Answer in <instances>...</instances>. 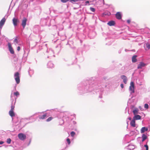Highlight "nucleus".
<instances>
[{
    "mask_svg": "<svg viewBox=\"0 0 150 150\" xmlns=\"http://www.w3.org/2000/svg\"><path fill=\"white\" fill-rule=\"evenodd\" d=\"M148 130L147 128L145 127H142L141 129V133H142L145 132L147 131Z\"/></svg>",
    "mask_w": 150,
    "mask_h": 150,
    "instance_id": "4468645a",
    "label": "nucleus"
},
{
    "mask_svg": "<svg viewBox=\"0 0 150 150\" xmlns=\"http://www.w3.org/2000/svg\"><path fill=\"white\" fill-rule=\"evenodd\" d=\"M137 56L136 55H134L132 58V61L133 63H135L137 62V60L136 59Z\"/></svg>",
    "mask_w": 150,
    "mask_h": 150,
    "instance_id": "dca6fc26",
    "label": "nucleus"
},
{
    "mask_svg": "<svg viewBox=\"0 0 150 150\" xmlns=\"http://www.w3.org/2000/svg\"><path fill=\"white\" fill-rule=\"evenodd\" d=\"M53 119V117H49L48 119H47L46 120V121L47 122H49L52 120Z\"/></svg>",
    "mask_w": 150,
    "mask_h": 150,
    "instance_id": "cd10ccee",
    "label": "nucleus"
},
{
    "mask_svg": "<svg viewBox=\"0 0 150 150\" xmlns=\"http://www.w3.org/2000/svg\"><path fill=\"white\" fill-rule=\"evenodd\" d=\"M129 91L130 92V96L131 97V98L133 97V95H132V93L134 92V83L133 81H131L130 83V86L129 88Z\"/></svg>",
    "mask_w": 150,
    "mask_h": 150,
    "instance_id": "7ed1b4c3",
    "label": "nucleus"
},
{
    "mask_svg": "<svg viewBox=\"0 0 150 150\" xmlns=\"http://www.w3.org/2000/svg\"><path fill=\"white\" fill-rule=\"evenodd\" d=\"M128 119L129 120H131L132 119V118L131 117H129L128 118Z\"/></svg>",
    "mask_w": 150,
    "mask_h": 150,
    "instance_id": "79ce46f5",
    "label": "nucleus"
},
{
    "mask_svg": "<svg viewBox=\"0 0 150 150\" xmlns=\"http://www.w3.org/2000/svg\"><path fill=\"white\" fill-rule=\"evenodd\" d=\"M45 54L47 56V58H51L52 57H55L54 51L51 48L47 49Z\"/></svg>",
    "mask_w": 150,
    "mask_h": 150,
    "instance_id": "f03ea898",
    "label": "nucleus"
},
{
    "mask_svg": "<svg viewBox=\"0 0 150 150\" xmlns=\"http://www.w3.org/2000/svg\"><path fill=\"white\" fill-rule=\"evenodd\" d=\"M9 115L12 117H14L15 116V114L13 112V111L10 110L9 112Z\"/></svg>",
    "mask_w": 150,
    "mask_h": 150,
    "instance_id": "6ab92c4d",
    "label": "nucleus"
},
{
    "mask_svg": "<svg viewBox=\"0 0 150 150\" xmlns=\"http://www.w3.org/2000/svg\"><path fill=\"white\" fill-rule=\"evenodd\" d=\"M141 108V107L140 106L139 108H140L141 110H142V108Z\"/></svg>",
    "mask_w": 150,
    "mask_h": 150,
    "instance_id": "37998d69",
    "label": "nucleus"
},
{
    "mask_svg": "<svg viewBox=\"0 0 150 150\" xmlns=\"http://www.w3.org/2000/svg\"><path fill=\"white\" fill-rule=\"evenodd\" d=\"M16 100H15V101L14 103H16Z\"/></svg>",
    "mask_w": 150,
    "mask_h": 150,
    "instance_id": "de8ad7c7",
    "label": "nucleus"
},
{
    "mask_svg": "<svg viewBox=\"0 0 150 150\" xmlns=\"http://www.w3.org/2000/svg\"><path fill=\"white\" fill-rule=\"evenodd\" d=\"M146 48H145V49L146 50H148L150 49V44L149 43H147L146 44Z\"/></svg>",
    "mask_w": 150,
    "mask_h": 150,
    "instance_id": "5701e85b",
    "label": "nucleus"
},
{
    "mask_svg": "<svg viewBox=\"0 0 150 150\" xmlns=\"http://www.w3.org/2000/svg\"><path fill=\"white\" fill-rule=\"evenodd\" d=\"M138 111L139 110L138 109L136 108L133 110V112L134 115H135L138 113Z\"/></svg>",
    "mask_w": 150,
    "mask_h": 150,
    "instance_id": "393cba45",
    "label": "nucleus"
},
{
    "mask_svg": "<svg viewBox=\"0 0 150 150\" xmlns=\"http://www.w3.org/2000/svg\"><path fill=\"white\" fill-rule=\"evenodd\" d=\"M4 142L3 141H0V144L1 145L3 144L4 143Z\"/></svg>",
    "mask_w": 150,
    "mask_h": 150,
    "instance_id": "a19ab883",
    "label": "nucleus"
},
{
    "mask_svg": "<svg viewBox=\"0 0 150 150\" xmlns=\"http://www.w3.org/2000/svg\"><path fill=\"white\" fill-rule=\"evenodd\" d=\"M75 133L73 131H72V132H71L70 133L72 137H74V135H75Z\"/></svg>",
    "mask_w": 150,
    "mask_h": 150,
    "instance_id": "c756f323",
    "label": "nucleus"
},
{
    "mask_svg": "<svg viewBox=\"0 0 150 150\" xmlns=\"http://www.w3.org/2000/svg\"><path fill=\"white\" fill-rule=\"evenodd\" d=\"M141 116L139 115H136L133 117L134 119L135 120H138L141 119Z\"/></svg>",
    "mask_w": 150,
    "mask_h": 150,
    "instance_id": "a211bd4d",
    "label": "nucleus"
},
{
    "mask_svg": "<svg viewBox=\"0 0 150 150\" xmlns=\"http://www.w3.org/2000/svg\"><path fill=\"white\" fill-rule=\"evenodd\" d=\"M115 22L114 21H109L107 23L108 25L110 26L114 25L115 24Z\"/></svg>",
    "mask_w": 150,
    "mask_h": 150,
    "instance_id": "2eb2a0df",
    "label": "nucleus"
},
{
    "mask_svg": "<svg viewBox=\"0 0 150 150\" xmlns=\"http://www.w3.org/2000/svg\"><path fill=\"white\" fill-rule=\"evenodd\" d=\"M144 107L146 109H148L149 108V105H148L147 104H145L144 105Z\"/></svg>",
    "mask_w": 150,
    "mask_h": 150,
    "instance_id": "7c9ffc66",
    "label": "nucleus"
},
{
    "mask_svg": "<svg viewBox=\"0 0 150 150\" xmlns=\"http://www.w3.org/2000/svg\"><path fill=\"white\" fill-rule=\"evenodd\" d=\"M121 78L123 79L124 83L125 84H126L127 81V77L125 75H122L121 76Z\"/></svg>",
    "mask_w": 150,
    "mask_h": 150,
    "instance_id": "1a4fd4ad",
    "label": "nucleus"
},
{
    "mask_svg": "<svg viewBox=\"0 0 150 150\" xmlns=\"http://www.w3.org/2000/svg\"><path fill=\"white\" fill-rule=\"evenodd\" d=\"M47 20L46 19H41V23L43 25H47Z\"/></svg>",
    "mask_w": 150,
    "mask_h": 150,
    "instance_id": "ddd939ff",
    "label": "nucleus"
},
{
    "mask_svg": "<svg viewBox=\"0 0 150 150\" xmlns=\"http://www.w3.org/2000/svg\"><path fill=\"white\" fill-rule=\"evenodd\" d=\"M13 99L12 101V102L11 105V109L10 110L13 111V110L14 109L15 106H14V105H13Z\"/></svg>",
    "mask_w": 150,
    "mask_h": 150,
    "instance_id": "b1692460",
    "label": "nucleus"
},
{
    "mask_svg": "<svg viewBox=\"0 0 150 150\" xmlns=\"http://www.w3.org/2000/svg\"><path fill=\"white\" fill-rule=\"evenodd\" d=\"M135 121L134 119H133L130 122V124L132 126L134 127H135Z\"/></svg>",
    "mask_w": 150,
    "mask_h": 150,
    "instance_id": "f3484780",
    "label": "nucleus"
},
{
    "mask_svg": "<svg viewBox=\"0 0 150 150\" xmlns=\"http://www.w3.org/2000/svg\"><path fill=\"white\" fill-rule=\"evenodd\" d=\"M142 141L143 142L146 139L147 137L145 134H143L142 136Z\"/></svg>",
    "mask_w": 150,
    "mask_h": 150,
    "instance_id": "412c9836",
    "label": "nucleus"
},
{
    "mask_svg": "<svg viewBox=\"0 0 150 150\" xmlns=\"http://www.w3.org/2000/svg\"><path fill=\"white\" fill-rule=\"evenodd\" d=\"M47 67L49 68H52L54 67V64L51 62H49L47 64Z\"/></svg>",
    "mask_w": 150,
    "mask_h": 150,
    "instance_id": "f8f14e48",
    "label": "nucleus"
},
{
    "mask_svg": "<svg viewBox=\"0 0 150 150\" xmlns=\"http://www.w3.org/2000/svg\"><path fill=\"white\" fill-rule=\"evenodd\" d=\"M8 49L10 52L11 54H13L14 53V51L11 46V43L8 42Z\"/></svg>",
    "mask_w": 150,
    "mask_h": 150,
    "instance_id": "423d86ee",
    "label": "nucleus"
},
{
    "mask_svg": "<svg viewBox=\"0 0 150 150\" xmlns=\"http://www.w3.org/2000/svg\"><path fill=\"white\" fill-rule=\"evenodd\" d=\"M14 94L15 96H18L19 95V93L18 91H16V92H14Z\"/></svg>",
    "mask_w": 150,
    "mask_h": 150,
    "instance_id": "c85d7f7f",
    "label": "nucleus"
},
{
    "mask_svg": "<svg viewBox=\"0 0 150 150\" xmlns=\"http://www.w3.org/2000/svg\"><path fill=\"white\" fill-rule=\"evenodd\" d=\"M13 24L14 26H16L17 25V23L18 22V21L17 19L16 18H14L13 19Z\"/></svg>",
    "mask_w": 150,
    "mask_h": 150,
    "instance_id": "9d476101",
    "label": "nucleus"
},
{
    "mask_svg": "<svg viewBox=\"0 0 150 150\" xmlns=\"http://www.w3.org/2000/svg\"><path fill=\"white\" fill-rule=\"evenodd\" d=\"M90 10L91 11H92L93 12H94L95 11V9L94 8H92V7H90Z\"/></svg>",
    "mask_w": 150,
    "mask_h": 150,
    "instance_id": "473e14b6",
    "label": "nucleus"
},
{
    "mask_svg": "<svg viewBox=\"0 0 150 150\" xmlns=\"http://www.w3.org/2000/svg\"><path fill=\"white\" fill-rule=\"evenodd\" d=\"M116 18L118 19H120L122 18V16L120 12H117L115 14Z\"/></svg>",
    "mask_w": 150,
    "mask_h": 150,
    "instance_id": "9b49d317",
    "label": "nucleus"
},
{
    "mask_svg": "<svg viewBox=\"0 0 150 150\" xmlns=\"http://www.w3.org/2000/svg\"><path fill=\"white\" fill-rule=\"evenodd\" d=\"M144 146L146 147V150H148V146L147 144L145 145Z\"/></svg>",
    "mask_w": 150,
    "mask_h": 150,
    "instance_id": "c9c22d12",
    "label": "nucleus"
},
{
    "mask_svg": "<svg viewBox=\"0 0 150 150\" xmlns=\"http://www.w3.org/2000/svg\"><path fill=\"white\" fill-rule=\"evenodd\" d=\"M89 4V1H87L85 2V5H87V4Z\"/></svg>",
    "mask_w": 150,
    "mask_h": 150,
    "instance_id": "4c0bfd02",
    "label": "nucleus"
},
{
    "mask_svg": "<svg viewBox=\"0 0 150 150\" xmlns=\"http://www.w3.org/2000/svg\"><path fill=\"white\" fill-rule=\"evenodd\" d=\"M61 1L64 3H65L68 1L69 0H61Z\"/></svg>",
    "mask_w": 150,
    "mask_h": 150,
    "instance_id": "f704fd0d",
    "label": "nucleus"
},
{
    "mask_svg": "<svg viewBox=\"0 0 150 150\" xmlns=\"http://www.w3.org/2000/svg\"><path fill=\"white\" fill-rule=\"evenodd\" d=\"M11 98H12V96H11ZM12 100V98H11V100Z\"/></svg>",
    "mask_w": 150,
    "mask_h": 150,
    "instance_id": "a18cd8bd",
    "label": "nucleus"
},
{
    "mask_svg": "<svg viewBox=\"0 0 150 150\" xmlns=\"http://www.w3.org/2000/svg\"><path fill=\"white\" fill-rule=\"evenodd\" d=\"M47 114H45L42 115V116L39 115V118L40 119H44L47 116Z\"/></svg>",
    "mask_w": 150,
    "mask_h": 150,
    "instance_id": "aec40b11",
    "label": "nucleus"
},
{
    "mask_svg": "<svg viewBox=\"0 0 150 150\" xmlns=\"http://www.w3.org/2000/svg\"><path fill=\"white\" fill-rule=\"evenodd\" d=\"M83 86L81 85H79L78 86V88L79 90L80 91H81V93H87L88 92L91 91H92L91 89V88L89 87V85H87L86 86H84L83 87V88H82Z\"/></svg>",
    "mask_w": 150,
    "mask_h": 150,
    "instance_id": "f257e3e1",
    "label": "nucleus"
},
{
    "mask_svg": "<svg viewBox=\"0 0 150 150\" xmlns=\"http://www.w3.org/2000/svg\"><path fill=\"white\" fill-rule=\"evenodd\" d=\"M13 42L16 44H18V41L17 39V37H16V38L14 39Z\"/></svg>",
    "mask_w": 150,
    "mask_h": 150,
    "instance_id": "a878e982",
    "label": "nucleus"
},
{
    "mask_svg": "<svg viewBox=\"0 0 150 150\" xmlns=\"http://www.w3.org/2000/svg\"><path fill=\"white\" fill-rule=\"evenodd\" d=\"M72 3H73L76 1H79V0H69Z\"/></svg>",
    "mask_w": 150,
    "mask_h": 150,
    "instance_id": "2f4dec72",
    "label": "nucleus"
},
{
    "mask_svg": "<svg viewBox=\"0 0 150 150\" xmlns=\"http://www.w3.org/2000/svg\"><path fill=\"white\" fill-rule=\"evenodd\" d=\"M18 137L20 139L23 140L25 139L26 136L23 134L20 133L18 134Z\"/></svg>",
    "mask_w": 150,
    "mask_h": 150,
    "instance_id": "39448f33",
    "label": "nucleus"
},
{
    "mask_svg": "<svg viewBox=\"0 0 150 150\" xmlns=\"http://www.w3.org/2000/svg\"><path fill=\"white\" fill-rule=\"evenodd\" d=\"M28 73L29 75L30 76H31V75L33 74L34 73L33 70L30 69L28 71Z\"/></svg>",
    "mask_w": 150,
    "mask_h": 150,
    "instance_id": "4be33fe9",
    "label": "nucleus"
},
{
    "mask_svg": "<svg viewBox=\"0 0 150 150\" xmlns=\"http://www.w3.org/2000/svg\"><path fill=\"white\" fill-rule=\"evenodd\" d=\"M67 142L68 144H70V143H71L70 140L69 138H67Z\"/></svg>",
    "mask_w": 150,
    "mask_h": 150,
    "instance_id": "72a5a7b5",
    "label": "nucleus"
},
{
    "mask_svg": "<svg viewBox=\"0 0 150 150\" xmlns=\"http://www.w3.org/2000/svg\"><path fill=\"white\" fill-rule=\"evenodd\" d=\"M127 22L128 23H129L130 22V20H127Z\"/></svg>",
    "mask_w": 150,
    "mask_h": 150,
    "instance_id": "ea45409f",
    "label": "nucleus"
},
{
    "mask_svg": "<svg viewBox=\"0 0 150 150\" xmlns=\"http://www.w3.org/2000/svg\"><path fill=\"white\" fill-rule=\"evenodd\" d=\"M146 64L142 62H141L138 65L137 67L138 69H141L142 67H145Z\"/></svg>",
    "mask_w": 150,
    "mask_h": 150,
    "instance_id": "0eeeda50",
    "label": "nucleus"
},
{
    "mask_svg": "<svg viewBox=\"0 0 150 150\" xmlns=\"http://www.w3.org/2000/svg\"><path fill=\"white\" fill-rule=\"evenodd\" d=\"M74 9H76V8H74Z\"/></svg>",
    "mask_w": 150,
    "mask_h": 150,
    "instance_id": "49530a36",
    "label": "nucleus"
},
{
    "mask_svg": "<svg viewBox=\"0 0 150 150\" xmlns=\"http://www.w3.org/2000/svg\"><path fill=\"white\" fill-rule=\"evenodd\" d=\"M21 49L20 47L19 46H18L17 47V50L18 51H19Z\"/></svg>",
    "mask_w": 150,
    "mask_h": 150,
    "instance_id": "e433bc0d",
    "label": "nucleus"
},
{
    "mask_svg": "<svg viewBox=\"0 0 150 150\" xmlns=\"http://www.w3.org/2000/svg\"><path fill=\"white\" fill-rule=\"evenodd\" d=\"M11 141V140L10 138H8L7 139L6 142L8 144H10Z\"/></svg>",
    "mask_w": 150,
    "mask_h": 150,
    "instance_id": "bb28decb",
    "label": "nucleus"
},
{
    "mask_svg": "<svg viewBox=\"0 0 150 150\" xmlns=\"http://www.w3.org/2000/svg\"><path fill=\"white\" fill-rule=\"evenodd\" d=\"M120 86H121V87L122 88H123V87H124V85H123V84L121 83L120 84Z\"/></svg>",
    "mask_w": 150,
    "mask_h": 150,
    "instance_id": "58836bf2",
    "label": "nucleus"
},
{
    "mask_svg": "<svg viewBox=\"0 0 150 150\" xmlns=\"http://www.w3.org/2000/svg\"><path fill=\"white\" fill-rule=\"evenodd\" d=\"M27 21V19L25 18H24L22 21L21 25L23 27V29H24L25 26L26 24Z\"/></svg>",
    "mask_w": 150,
    "mask_h": 150,
    "instance_id": "6e6552de",
    "label": "nucleus"
},
{
    "mask_svg": "<svg viewBox=\"0 0 150 150\" xmlns=\"http://www.w3.org/2000/svg\"><path fill=\"white\" fill-rule=\"evenodd\" d=\"M19 74L18 72H17L15 73L14 75V77L15 78V80L17 84L19 83H20V77Z\"/></svg>",
    "mask_w": 150,
    "mask_h": 150,
    "instance_id": "20e7f679",
    "label": "nucleus"
},
{
    "mask_svg": "<svg viewBox=\"0 0 150 150\" xmlns=\"http://www.w3.org/2000/svg\"><path fill=\"white\" fill-rule=\"evenodd\" d=\"M99 98H102V96H99Z\"/></svg>",
    "mask_w": 150,
    "mask_h": 150,
    "instance_id": "c03bdc74",
    "label": "nucleus"
}]
</instances>
